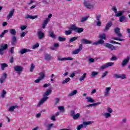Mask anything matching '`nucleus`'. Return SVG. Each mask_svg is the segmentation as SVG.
<instances>
[{
	"label": "nucleus",
	"instance_id": "49",
	"mask_svg": "<svg viewBox=\"0 0 130 130\" xmlns=\"http://www.w3.org/2000/svg\"><path fill=\"white\" fill-rule=\"evenodd\" d=\"M34 69H35V65H34L33 63H31L30 68V72H33Z\"/></svg>",
	"mask_w": 130,
	"mask_h": 130
},
{
	"label": "nucleus",
	"instance_id": "50",
	"mask_svg": "<svg viewBox=\"0 0 130 130\" xmlns=\"http://www.w3.org/2000/svg\"><path fill=\"white\" fill-rule=\"evenodd\" d=\"M112 39H113V40H117L118 41H123V39H119L116 37L112 38Z\"/></svg>",
	"mask_w": 130,
	"mask_h": 130
},
{
	"label": "nucleus",
	"instance_id": "1",
	"mask_svg": "<svg viewBox=\"0 0 130 130\" xmlns=\"http://www.w3.org/2000/svg\"><path fill=\"white\" fill-rule=\"evenodd\" d=\"M10 33L13 36L12 38L11 43L12 45H15L16 44V42H17V38H16V34H17V31H16V29L14 28H12L10 29Z\"/></svg>",
	"mask_w": 130,
	"mask_h": 130
},
{
	"label": "nucleus",
	"instance_id": "8",
	"mask_svg": "<svg viewBox=\"0 0 130 130\" xmlns=\"http://www.w3.org/2000/svg\"><path fill=\"white\" fill-rule=\"evenodd\" d=\"M83 49V45L82 44H80L79 46V48L78 49H76L74 50L72 52L73 54H78L81 50Z\"/></svg>",
	"mask_w": 130,
	"mask_h": 130
},
{
	"label": "nucleus",
	"instance_id": "56",
	"mask_svg": "<svg viewBox=\"0 0 130 130\" xmlns=\"http://www.w3.org/2000/svg\"><path fill=\"white\" fill-rule=\"evenodd\" d=\"M51 120H52L53 121H55L56 120L55 119V116L54 115H53L51 116Z\"/></svg>",
	"mask_w": 130,
	"mask_h": 130
},
{
	"label": "nucleus",
	"instance_id": "22",
	"mask_svg": "<svg viewBox=\"0 0 130 130\" xmlns=\"http://www.w3.org/2000/svg\"><path fill=\"white\" fill-rule=\"evenodd\" d=\"M44 59L45 60H50L51 59V56L48 53H46L45 54Z\"/></svg>",
	"mask_w": 130,
	"mask_h": 130
},
{
	"label": "nucleus",
	"instance_id": "30",
	"mask_svg": "<svg viewBox=\"0 0 130 130\" xmlns=\"http://www.w3.org/2000/svg\"><path fill=\"white\" fill-rule=\"evenodd\" d=\"M18 106L17 105L11 106L9 108V111H10V112H13L14 110L15 109V108H18Z\"/></svg>",
	"mask_w": 130,
	"mask_h": 130
},
{
	"label": "nucleus",
	"instance_id": "7",
	"mask_svg": "<svg viewBox=\"0 0 130 130\" xmlns=\"http://www.w3.org/2000/svg\"><path fill=\"white\" fill-rule=\"evenodd\" d=\"M47 99H48V96H44L43 98H42L39 102V103L37 105V107H40L41 105H42V104H43V103H44L45 102V101H46L47 100Z\"/></svg>",
	"mask_w": 130,
	"mask_h": 130
},
{
	"label": "nucleus",
	"instance_id": "36",
	"mask_svg": "<svg viewBox=\"0 0 130 130\" xmlns=\"http://www.w3.org/2000/svg\"><path fill=\"white\" fill-rule=\"evenodd\" d=\"M58 40L60 42H63L64 41H66V40H67V38L62 37H59L58 38Z\"/></svg>",
	"mask_w": 130,
	"mask_h": 130
},
{
	"label": "nucleus",
	"instance_id": "61",
	"mask_svg": "<svg viewBox=\"0 0 130 130\" xmlns=\"http://www.w3.org/2000/svg\"><path fill=\"white\" fill-rule=\"evenodd\" d=\"M6 94H7V92L5 91V90H3V92H2V94L1 95L2 97H5V95H6Z\"/></svg>",
	"mask_w": 130,
	"mask_h": 130
},
{
	"label": "nucleus",
	"instance_id": "54",
	"mask_svg": "<svg viewBox=\"0 0 130 130\" xmlns=\"http://www.w3.org/2000/svg\"><path fill=\"white\" fill-rule=\"evenodd\" d=\"M106 118H108V117H110V116H111V114H110V113H105L104 114Z\"/></svg>",
	"mask_w": 130,
	"mask_h": 130
},
{
	"label": "nucleus",
	"instance_id": "41",
	"mask_svg": "<svg viewBox=\"0 0 130 130\" xmlns=\"http://www.w3.org/2000/svg\"><path fill=\"white\" fill-rule=\"evenodd\" d=\"M39 76H40V77L39 78L41 80H43V79H44V77H45V74H44V73H43L42 72H41L39 74Z\"/></svg>",
	"mask_w": 130,
	"mask_h": 130
},
{
	"label": "nucleus",
	"instance_id": "2",
	"mask_svg": "<svg viewBox=\"0 0 130 130\" xmlns=\"http://www.w3.org/2000/svg\"><path fill=\"white\" fill-rule=\"evenodd\" d=\"M69 29L70 30H73L74 31H75V32H77V33H82V32L84 31V28L81 27H78L76 26L75 24L72 25Z\"/></svg>",
	"mask_w": 130,
	"mask_h": 130
},
{
	"label": "nucleus",
	"instance_id": "46",
	"mask_svg": "<svg viewBox=\"0 0 130 130\" xmlns=\"http://www.w3.org/2000/svg\"><path fill=\"white\" fill-rule=\"evenodd\" d=\"M83 127H84V124H81L77 126L76 129L77 130H81V128H83Z\"/></svg>",
	"mask_w": 130,
	"mask_h": 130
},
{
	"label": "nucleus",
	"instance_id": "4",
	"mask_svg": "<svg viewBox=\"0 0 130 130\" xmlns=\"http://www.w3.org/2000/svg\"><path fill=\"white\" fill-rule=\"evenodd\" d=\"M113 64H114V63L112 62H107L102 65L101 69H102V70H104V69H107V68H108L109 67H112Z\"/></svg>",
	"mask_w": 130,
	"mask_h": 130
},
{
	"label": "nucleus",
	"instance_id": "34",
	"mask_svg": "<svg viewBox=\"0 0 130 130\" xmlns=\"http://www.w3.org/2000/svg\"><path fill=\"white\" fill-rule=\"evenodd\" d=\"M99 38L102 40H106V35L105 34H101L99 36Z\"/></svg>",
	"mask_w": 130,
	"mask_h": 130
},
{
	"label": "nucleus",
	"instance_id": "38",
	"mask_svg": "<svg viewBox=\"0 0 130 130\" xmlns=\"http://www.w3.org/2000/svg\"><path fill=\"white\" fill-rule=\"evenodd\" d=\"M53 127V123L48 124L46 126L47 129L46 130H51V127Z\"/></svg>",
	"mask_w": 130,
	"mask_h": 130
},
{
	"label": "nucleus",
	"instance_id": "28",
	"mask_svg": "<svg viewBox=\"0 0 130 130\" xmlns=\"http://www.w3.org/2000/svg\"><path fill=\"white\" fill-rule=\"evenodd\" d=\"M48 23V19H46L44 20L43 23L42 24V28L43 29H45V27H46V25H47Z\"/></svg>",
	"mask_w": 130,
	"mask_h": 130
},
{
	"label": "nucleus",
	"instance_id": "12",
	"mask_svg": "<svg viewBox=\"0 0 130 130\" xmlns=\"http://www.w3.org/2000/svg\"><path fill=\"white\" fill-rule=\"evenodd\" d=\"M37 35L39 39L41 40L44 38V33H43L42 31H38Z\"/></svg>",
	"mask_w": 130,
	"mask_h": 130
},
{
	"label": "nucleus",
	"instance_id": "47",
	"mask_svg": "<svg viewBox=\"0 0 130 130\" xmlns=\"http://www.w3.org/2000/svg\"><path fill=\"white\" fill-rule=\"evenodd\" d=\"M55 103L54 104V105L55 106L56 105H57L58 103H59V101H60V99L59 98H56V99H55Z\"/></svg>",
	"mask_w": 130,
	"mask_h": 130
},
{
	"label": "nucleus",
	"instance_id": "37",
	"mask_svg": "<svg viewBox=\"0 0 130 130\" xmlns=\"http://www.w3.org/2000/svg\"><path fill=\"white\" fill-rule=\"evenodd\" d=\"M88 18H89L88 16H86V17L81 18V19L80 20V22L84 23V22H85V21H87V20H88Z\"/></svg>",
	"mask_w": 130,
	"mask_h": 130
},
{
	"label": "nucleus",
	"instance_id": "43",
	"mask_svg": "<svg viewBox=\"0 0 130 130\" xmlns=\"http://www.w3.org/2000/svg\"><path fill=\"white\" fill-rule=\"evenodd\" d=\"M80 117V113H77L76 115H74V116L73 117V119L75 120L78 119Z\"/></svg>",
	"mask_w": 130,
	"mask_h": 130
},
{
	"label": "nucleus",
	"instance_id": "44",
	"mask_svg": "<svg viewBox=\"0 0 130 130\" xmlns=\"http://www.w3.org/2000/svg\"><path fill=\"white\" fill-rule=\"evenodd\" d=\"M73 32V29H70L68 30H66L65 31V35H71L72 34V32Z\"/></svg>",
	"mask_w": 130,
	"mask_h": 130
},
{
	"label": "nucleus",
	"instance_id": "13",
	"mask_svg": "<svg viewBox=\"0 0 130 130\" xmlns=\"http://www.w3.org/2000/svg\"><path fill=\"white\" fill-rule=\"evenodd\" d=\"M30 51H31V50L30 49L23 48L19 51V53H20V54H24V53H26V52H30Z\"/></svg>",
	"mask_w": 130,
	"mask_h": 130
},
{
	"label": "nucleus",
	"instance_id": "19",
	"mask_svg": "<svg viewBox=\"0 0 130 130\" xmlns=\"http://www.w3.org/2000/svg\"><path fill=\"white\" fill-rule=\"evenodd\" d=\"M111 90V87H106L105 88V92L104 93V96L105 97H106L107 96H108V94H109V92Z\"/></svg>",
	"mask_w": 130,
	"mask_h": 130
},
{
	"label": "nucleus",
	"instance_id": "21",
	"mask_svg": "<svg viewBox=\"0 0 130 130\" xmlns=\"http://www.w3.org/2000/svg\"><path fill=\"white\" fill-rule=\"evenodd\" d=\"M0 48L3 49V50H6L8 49V44H2L0 46Z\"/></svg>",
	"mask_w": 130,
	"mask_h": 130
},
{
	"label": "nucleus",
	"instance_id": "17",
	"mask_svg": "<svg viewBox=\"0 0 130 130\" xmlns=\"http://www.w3.org/2000/svg\"><path fill=\"white\" fill-rule=\"evenodd\" d=\"M14 9H12L11 11H10L9 14L7 16V20H10L11 18L13 17L14 15Z\"/></svg>",
	"mask_w": 130,
	"mask_h": 130
},
{
	"label": "nucleus",
	"instance_id": "27",
	"mask_svg": "<svg viewBox=\"0 0 130 130\" xmlns=\"http://www.w3.org/2000/svg\"><path fill=\"white\" fill-rule=\"evenodd\" d=\"M49 36L51 38H53V39H56V36L54 35V32L53 31H50L49 32Z\"/></svg>",
	"mask_w": 130,
	"mask_h": 130
},
{
	"label": "nucleus",
	"instance_id": "55",
	"mask_svg": "<svg viewBox=\"0 0 130 130\" xmlns=\"http://www.w3.org/2000/svg\"><path fill=\"white\" fill-rule=\"evenodd\" d=\"M107 74H108V72L105 71L102 75V78H105V77H106V76H107Z\"/></svg>",
	"mask_w": 130,
	"mask_h": 130
},
{
	"label": "nucleus",
	"instance_id": "26",
	"mask_svg": "<svg viewBox=\"0 0 130 130\" xmlns=\"http://www.w3.org/2000/svg\"><path fill=\"white\" fill-rule=\"evenodd\" d=\"M1 69L2 71H5V68H8V64H7L6 63H1Z\"/></svg>",
	"mask_w": 130,
	"mask_h": 130
},
{
	"label": "nucleus",
	"instance_id": "42",
	"mask_svg": "<svg viewBox=\"0 0 130 130\" xmlns=\"http://www.w3.org/2000/svg\"><path fill=\"white\" fill-rule=\"evenodd\" d=\"M70 80H71V79L70 78H67L65 79V80H63L62 84H67V83H69V82H70Z\"/></svg>",
	"mask_w": 130,
	"mask_h": 130
},
{
	"label": "nucleus",
	"instance_id": "60",
	"mask_svg": "<svg viewBox=\"0 0 130 130\" xmlns=\"http://www.w3.org/2000/svg\"><path fill=\"white\" fill-rule=\"evenodd\" d=\"M7 73H4L3 76H2V78L5 79V80H6L7 78Z\"/></svg>",
	"mask_w": 130,
	"mask_h": 130
},
{
	"label": "nucleus",
	"instance_id": "15",
	"mask_svg": "<svg viewBox=\"0 0 130 130\" xmlns=\"http://www.w3.org/2000/svg\"><path fill=\"white\" fill-rule=\"evenodd\" d=\"M111 26H112V22L109 21L106 25L104 31H107L108 30H109Z\"/></svg>",
	"mask_w": 130,
	"mask_h": 130
},
{
	"label": "nucleus",
	"instance_id": "16",
	"mask_svg": "<svg viewBox=\"0 0 130 130\" xmlns=\"http://www.w3.org/2000/svg\"><path fill=\"white\" fill-rule=\"evenodd\" d=\"M73 58L72 57H63V58H58V60L62 61L63 60H73Z\"/></svg>",
	"mask_w": 130,
	"mask_h": 130
},
{
	"label": "nucleus",
	"instance_id": "58",
	"mask_svg": "<svg viewBox=\"0 0 130 130\" xmlns=\"http://www.w3.org/2000/svg\"><path fill=\"white\" fill-rule=\"evenodd\" d=\"M26 28H27V26L26 25H22L20 27V29L22 31L25 30V29H26Z\"/></svg>",
	"mask_w": 130,
	"mask_h": 130
},
{
	"label": "nucleus",
	"instance_id": "23",
	"mask_svg": "<svg viewBox=\"0 0 130 130\" xmlns=\"http://www.w3.org/2000/svg\"><path fill=\"white\" fill-rule=\"evenodd\" d=\"M51 89H47L44 94L43 97H47L46 96H48L49 94L51 93Z\"/></svg>",
	"mask_w": 130,
	"mask_h": 130
},
{
	"label": "nucleus",
	"instance_id": "64",
	"mask_svg": "<svg viewBox=\"0 0 130 130\" xmlns=\"http://www.w3.org/2000/svg\"><path fill=\"white\" fill-rule=\"evenodd\" d=\"M101 24H102L101 21H100L96 22L97 26H99V27H100V26H101Z\"/></svg>",
	"mask_w": 130,
	"mask_h": 130
},
{
	"label": "nucleus",
	"instance_id": "31",
	"mask_svg": "<svg viewBox=\"0 0 130 130\" xmlns=\"http://www.w3.org/2000/svg\"><path fill=\"white\" fill-rule=\"evenodd\" d=\"M86 76H87V73H84L83 75L79 79L80 82H82V81H84L86 78Z\"/></svg>",
	"mask_w": 130,
	"mask_h": 130
},
{
	"label": "nucleus",
	"instance_id": "33",
	"mask_svg": "<svg viewBox=\"0 0 130 130\" xmlns=\"http://www.w3.org/2000/svg\"><path fill=\"white\" fill-rule=\"evenodd\" d=\"M78 38H79V37H74L71 38L69 40V43H72V42H74V41H76V40H77Z\"/></svg>",
	"mask_w": 130,
	"mask_h": 130
},
{
	"label": "nucleus",
	"instance_id": "9",
	"mask_svg": "<svg viewBox=\"0 0 130 130\" xmlns=\"http://www.w3.org/2000/svg\"><path fill=\"white\" fill-rule=\"evenodd\" d=\"M120 31V28L119 27H117L115 28V33L120 38H122V35L120 32H119Z\"/></svg>",
	"mask_w": 130,
	"mask_h": 130
},
{
	"label": "nucleus",
	"instance_id": "6",
	"mask_svg": "<svg viewBox=\"0 0 130 130\" xmlns=\"http://www.w3.org/2000/svg\"><path fill=\"white\" fill-rule=\"evenodd\" d=\"M105 46L111 50H116V48H115V46L108 43H106L105 45Z\"/></svg>",
	"mask_w": 130,
	"mask_h": 130
},
{
	"label": "nucleus",
	"instance_id": "51",
	"mask_svg": "<svg viewBox=\"0 0 130 130\" xmlns=\"http://www.w3.org/2000/svg\"><path fill=\"white\" fill-rule=\"evenodd\" d=\"M38 47H39V43H38L34 45V46L32 47V49H35V48H38Z\"/></svg>",
	"mask_w": 130,
	"mask_h": 130
},
{
	"label": "nucleus",
	"instance_id": "45",
	"mask_svg": "<svg viewBox=\"0 0 130 130\" xmlns=\"http://www.w3.org/2000/svg\"><path fill=\"white\" fill-rule=\"evenodd\" d=\"M98 74H99L98 72L93 71L91 73V77H95V76H97V75H98Z\"/></svg>",
	"mask_w": 130,
	"mask_h": 130
},
{
	"label": "nucleus",
	"instance_id": "39",
	"mask_svg": "<svg viewBox=\"0 0 130 130\" xmlns=\"http://www.w3.org/2000/svg\"><path fill=\"white\" fill-rule=\"evenodd\" d=\"M8 32H9L8 30H4V31L2 32L1 34H0V38H4V37L5 36V34H6V33H8Z\"/></svg>",
	"mask_w": 130,
	"mask_h": 130
},
{
	"label": "nucleus",
	"instance_id": "35",
	"mask_svg": "<svg viewBox=\"0 0 130 130\" xmlns=\"http://www.w3.org/2000/svg\"><path fill=\"white\" fill-rule=\"evenodd\" d=\"M98 104H100V102L87 105L86 106V107H92L93 106H96V105H98Z\"/></svg>",
	"mask_w": 130,
	"mask_h": 130
},
{
	"label": "nucleus",
	"instance_id": "59",
	"mask_svg": "<svg viewBox=\"0 0 130 130\" xmlns=\"http://www.w3.org/2000/svg\"><path fill=\"white\" fill-rule=\"evenodd\" d=\"M112 10L114 12L115 14H116V13H117V9H116V7H113L112 8Z\"/></svg>",
	"mask_w": 130,
	"mask_h": 130
},
{
	"label": "nucleus",
	"instance_id": "48",
	"mask_svg": "<svg viewBox=\"0 0 130 130\" xmlns=\"http://www.w3.org/2000/svg\"><path fill=\"white\" fill-rule=\"evenodd\" d=\"M110 43H112V44H118L119 45H121V43L112 40L110 41Z\"/></svg>",
	"mask_w": 130,
	"mask_h": 130
},
{
	"label": "nucleus",
	"instance_id": "52",
	"mask_svg": "<svg viewBox=\"0 0 130 130\" xmlns=\"http://www.w3.org/2000/svg\"><path fill=\"white\" fill-rule=\"evenodd\" d=\"M91 123H92V121H87V122L84 121L83 122V124L84 125H89L91 124Z\"/></svg>",
	"mask_w": 130,
	"mask_h": 130
},
{
	"label": "nucleus",
	"instance_id": "63",
	"mask_svg": "<svg viewBox=\"0 0 130 130\" xmlns=\"http://www.w3.org/2000/svg\"><path fill=\"white\" fill-rule=\"evenodd\" d=\"M108 112H109V113H112V109H111L110 108H108Z\"/></svg>",
	"mask_w": 130,
	"mask_h": 130
},
{
	"label": "nucleus",
	"instance_id": "32",
	"mask_svg": "<svg viewBox=\"0 0 130 130\" xmlns=\"http://www.w3.org/2000/svg\"><path fill=\"white\" fill-rule=\"evenodd\" d=\"M58 109L60 111V112H62V113H64L66 111V110H64V107L62 106H59L58 107Z\"/></svg>",
	"mask_w": 130,
	"mask_h": 130
},
{
	"label": "nucleus",
	"instance_id": "40",
	"mask_svg": "<svg viewBox=\"0 0 130 130\" xmlns=\"http://www.w3.org/2000/svg\"><path fill=\"white\" fill-rule=\"evenodd\" d=\"M126 19V17H125V16L123 15L119 17V22H121L122 23V22H123V21H124V20H125Z\"/></svg>",
	"mask_w": 130,
	"mask_h": 130
},
{
	"label": "nucleus",
	"instance_id": "25",
	"mask_svg": "<svg viewBox=\"0 0 130 130\" xmlns=\"http://www.w3.org/2000/svg\"><path fill=\"white\" fill-rule=\"evenodd\" d=\"M77 93H78V90H74L68 94V97H72V96H74V95H76V94Z\"/></svg>",
	"mask_w": 130,
	"mask_h": 130
},
{
	"label": "nucleus",
	"instance_id": "20",
	"mask_svg": "<svg viewBox=\"0 0 130 130\" xmlns=\"http://www.w3.org/2000/svg\"><path fill=\"white\" fill-rule=\"evenodd\" d=\"M38 18V16L35 15L34 16L30 15H28L25 17V19H31L32 20H34V19H37Z\"/></svg>",
	"mask_w": 130,
	"mask_h": 130
},
{
	"label": "nucleus",
	"instance_id": "18",
	"mask_svg": "<svg viewBox=\"0 0 130 130\" xmlns=\"http://www.w3.org/2000/svg\"><path fill=\"white\" fill-rule=\"evenodd\" d=\"M104 41L102 39H100L98 42H94L92 43V45H99V44H103Z\"/></svg>",
	"mask_w": 130,
	"mask_h": 130
},
{
	"label": "nucleus",
	"instance_id": "14",
	"mask_svg": "<svg viewBox=\"0 0 130 130\" xmlns=\"http://www.w3.org/2000/svg\"><path fill=\"white\" fill-rule=\"evenodd\" d=\"M114 77L116 78V79H126V77L125 74H122L121 76L118 75L117 74H114Z\"/></svg>",
	"mask_w": 130,
	"mask_h": 130
},
{
	"label": "nucleus",
	"instance_id": "29",
	"mask_svg": "<svg viewBox=\"0 0 130 130\" xmlns=\"http://www.w3.org/2000/svg\"><path fill=\"white\" fill-rule=\"evenodd\" d=\"M123 11H119L118 13H115V17H121L122 16V14H123Z\"/></svg>",
	"mask_w": 130,
	"mask_h": 130
},
{
	"label": "nucleus",
	"instance_id": "57",
	"mask_svg": "<svg viewBox=\"0 0 130 130\" xmlns=\"http://www.w3.org/2000/svg\"><path fill=\"white\" fill-rule=\"evenodd\" d=\"M117 60V57H116V56H113L111 58V60Z\"/></svg>",
	"mask_w": 130,
	"mask_h": 130
},
{
	"label": "nucleus",
	"instance_id": "24",
	"mask_svg": "<svg viewBox=\"0 0 130 130\" xmlns=\"http://www.w3.org/2000/svg\"><path fill=\"white\" fill-rule=\"evenodd\" d=\"M86 99H87V102L89 103H94V102H95V100L92 99L91 96H87L86 98Z\"/></svg>",
	"mask_w": 130,
	"mask_h": 130
},
{
	"label": "nucleus",
	"instance_id": "5",
	"mask_svg": "<svg viewBox=\"0 0 130 130\" xmlns=\"http://www.w3.org/2000/svg\"><path fill=\"white\" fill-rule=\"evenodd\" d=\"M130 59L129 56H127V57L124 59L121 62V66L123 68L126 66L127 63H128Z\"/></svg>",
	"mask_w": 130,
	"mask_h": 130
},
{
	"label": "nucleus",
	"instance_id": "3",
	"mask_svg": "<svg viewBox=\"0 0 130 130\" xmlns=\"http://www.w3.org/2000/svg\"><path fill=\"white\" fill-rule=\"evenodd\" d=\"M14 70L15 72H17L18 75H21V73L23 72L24 68L21 66H16L14 67Z\"/></svg>",
	"mask_w": 130,
	"mask_h": 130
},
{
	"label": "nucleus",
	"instance_id": "62",
	"mask_svg": "<svg viewBox=\"0 0 130 130\" xmlns=\"http://www.w3.org/2000/svg\"><path fill=\"white\" fill-rule=\"evenodd\" d=\"M75 76H76V73H75V72H73V73L70 75V78H74V77H75Z\"/></svg>",
	"mask_w": 130,
	"mask_h": 130
},
{
	"label": "nucleus",
	"instance_id": "11",
	"mask_svg": "<svg viewBox=\"0 0 130 130\" xmlns=\"http://www.w3.org/2000/svg\"><path fill=\"white\" fill-rule=\"evenodd\" d=\"M80 41L82 44H91L92 43L91 41L88 40L86 39H82L80 40Z\"/></svg>",
	"mask_w": 130,
	"mask_h": 130
},
{
	"label": "nucleus",
	"instance_id": "10",
	"mask_svg": "<svg viewBox=\"0 0 130 130\" xmlns=\"http://www.w3.org/2000/svg\"><path fill=\"white\" fill-rule=\"evenodd\" d=\"M84 5L86 9H93V5H91V4L87 1L84 2Z\"/></svg>",
	"mask_w": 130,
	"mask_h": 130
},
{
	"label": "nucleus",
	"instance_id": "53",
	"mask_svg": "<svg viewBox=\"0 0 130 130\" xmlns=\"http://www.w3.org/2000/svg\"><path fill=\"white\" fill-rule=\"evenodd\" d=\"M88 61L89 63H92V62H95V59L93 58H91L88 59Z\"/></svg>",
	"mask_w": 130,
	"mask_h": 130
}]
</instances>
